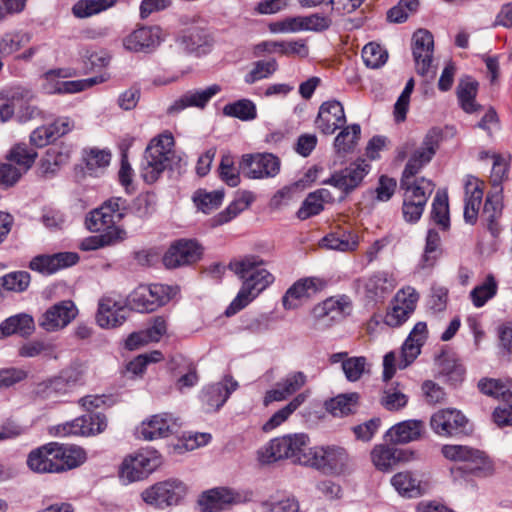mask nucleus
I'll return each mask as SVG.
<instances>
[{
    "label": "nucleus",
    "instance_id": "1",
    "mask_svg": "<svg viewBox=\"0 0 512 512\" xmlns=\"http://www.w3.org/2000/svg\"><path fill=\"white\" fill-rule=\"evenodd\" d=\"M441 140V132L431 129L425 135L420 148L408 160L400 181L403 192L402 213L405 221L417 222L423 214L426 203L435 189L434 183L424 177L414 176L431 161Z\"/></svg>",
    "mask_w": 512,
    "mask_h": 512
},
{
    "label": "nucleus",
    "instance_id": "2",
    "mask_svg": "<svg viewBox=\"0 0 512 512\" xmlns=\"http://www.w3.org/2000/svg\"><path fill=\"white\" fill-rule=\"evenodd\" d=\"M264 265V260L255 255L245 256L229 264V268L242 280V287L226 309L227 316L234 315L246 307L273 283L274 276L264 268Z\"/></svg>",
    "mask_w": 512,
    "mask_h": 512
},
{
    "label": "nucleus",
    "instance_id": "3",
    "mask_svg": "<svg viewBox=\"0 0 512 512\" xmlns=\"http://www.w3.org/2000/svg\"><path fill=\"white\" fill-rule=\"evenodd\" d=\"M310 438L305 433L287 434L272 439L258 452L262 463H272L281 459H292L295 463L308 466L304 460L312 456Z\"/></svg>",
    "mask_w": 512,
    "mask_h": 512
},
{
    "label": "nucleus",
    "instance_id": "4",
    "mask_svg": "<svg viewBox=\"0 0 512 512\" xmlns=\"http://www.w3.org/2000/svg\"><path fill=\"white\" fill-rule=\"evenodd\" d=\"M174 138L172 134H161L153 138L144 154L142 177L146 183L152 184L171 165L174 157Z\"/></svg>",
    "mask_w": 512,
    "mask_h": 512
},
{
    "label": "nucleus",
    "instance_id": "5",
    "mask_svg": "<svg viewBox=\"0 0 512 512\" xmlns=\"http://www.w3.org/2000/svg\"><path fill=\"white\" fill-rule=\"evenodd\" d=\"M310 460H304L309 467L331 475H346L354 468L353 458L344 447L337 445L312 447Z\"/></svg>",
    "mask_w": 512,
    "mask_h": 512
},
{
    "label": "nucleus",
    "instance_id": "6",
    "mask_svg": "<svg viewBox=\"0 0 512 512\" xmlns=\"http://www.w3.org/2000/svg\"><path fill=\"white\" fill-rule=\"evenodd\" d=\"M493 167L490 175L492 191L487 195L484 203L483 215L488 222V230L493 236H497L500 228L497 219L502 214V187L501 183L507 175V163L499 155L493 154Z\"/></svg>",
    "mask_w": 512,
    "mask_h": 512
},
{
    "label": "nucleus",
    "instance_id": "7",
    "mask_svg": "<svg viewBox=\"0 0 512 512\" xmlns=\"http://www.w3.org/2000/svg\"><path fill=\"white\" fill-rule=\"evenodd\" d=\"M187 491L188 487L183 481L169 478L146 488L141 493V498L150 506L165 509L179 504L186 496Z\"/></svg>",
    "mask_w": 512,
    "mask_h": 512
},
{
    "label": "nucleus",
    "instance_id": "8",
    "mask_svg": "<svg viewBox=\"0 0 512 512\" xmlns=\"http://www.w3.org/2000/svg\"><path fill=\"white\" fill-rule=\"evenodd\" d=\"M162 463L161 455L155 450H143L126 457L120 468V477L127 483L143 480Z\"/></svg>",
    "mask_w": 512,
    "mask_h": 512
},
{
    "label": "nucleus",
    "instance_id": "9",
    "mask_svg": "<svg viewBox=\"0 0 512 512\" xmlns=\"http://www.w3.org/2000/svg\"><path fill=\"white\" fill-rule=\"evenodd\" d=\"M441 453L447 460L462 464L457 469H451L452 474L458 470H463L465 473H477L491 467L485 453L470 446L447 444L442 446Z\"/></svg>",
    "mask_w": 512,
    "mask_h": 512
},
{
    "label": "nucleus",
    "instance_id": "10",
    "mask_svg": "<svg viewBox=\"0 0 512 512\" xmlns=\"http://www.w3.org/2000/svg\"><path fill=\"white\" fill-rule=\"evenodd\" d=\"M126 200L121 197L111 198L105 201L101 207L91 211L86 217V227L92 232H99L111 228L124 216Z\"/></svg>",
    "mask_w": 512,
    "mask_h": 512
},
{
    "label": "nucleus",
    "instance_id": "11",
    "mask_svg": "<svg viewBox=\"0 0 512 512\" xmlns=\"http://www.w3.org/2000/svg\"><path fill=\"white\" fill-rule=\"evenodd\" d=\"M419 294L411 286L400 289L394 296L391 307L384 317V323L390 327L402 325L414 312Z\"/></svg>",
    "mask_w": 512,
    "mask_h": 512
},
{
    "label": "nucleus",
    "instance_id": "12",
    "mask_svg": "<svg viewBox=\"0 0 512 512\" xmlns=\"http://www.w3.org/2000/svg\"><path fill=\"white\" fill-rule=\"evenodd\" d=\"M242 173L250 179L275 177L280 171V160L271 153L246 154L240 162Z\"/></svg>",
    "mask_w": 512,
    "mask_h": 512
},
{
    "label": "nucleus",
    "instance_id": "13",
    "mask_svg": "<svg viewBox=\"0 0 512 512\" xmlns=\"http://www.w3.org/2000/svg\"><path fill=\"white\" fill-rule=\"evenodd\" d=\"M126 301L113 295H104L98 301L96 323L105 329L121 326L127 319Z\"/></svg>",
    "mask_w": 512,
    "mask_h": 512
},
{
    "label": "nucleus",
    "instance_id": "14",
    "mask_svg": "<svg viewBox=\"0 0 512 512\" xmlns=\"http://www.w3.org/2000/svg\"><path fill=\"white\" fill-rule=\"evenodd\" d=\"M77 314L74 302L63 300L49 307L38 319V324L47 332L59 331L69 325Z\"/></svg>",
    "mask_w": 512,
    "mask_h": 512
},
{
    "label": "nucleus",
    "instance_id": "15",
    "mask_svg": "<svg viewBox=\"0 0 512 512\" xmlns=\"http://www.w3.org/2000/svg\"><path fill=\"white\" fill-rule=\"evenodd\" d=\"M325 286V282L317 277H306L297 280L283 295L282 305L286 310L300 307L305 301L316 295Z\"/></svg>",
    "mask_w": 512,
    "mask_h": 512
},
{
    "label": "nucleus",
    "instance_id": "16",
    "mask_svg": "<svg viewBox=\"0 0 512 512\" xmlns=\"http://www.w3.org/2000/svg\"><path fill=\"white\" fill-rule=\"evenodd\" d=\"M106 426L105 416L101 414H87L57 426L55 434L60 437L69 435L90 436L103 432Z\"/></svg>",
    "mask_w": 512,
    "mask_h": 512
},
{
    "label": "nucleus",
    "instance_id": "17",
    "mask_svg": "<svg viewBox=\"0 0 512 512\" xmlns=\"http://www.w3.org/2000/svg\"><path fill=\"white\" fill-rule=\"evenodd\" d=\"M466 417L456 409H442L431 416V429L439 436L453 437L466 430Z\"/></svg>",
    "mask_w": 512,
    "mask_h": 512
},
{
    "label": "nucleus",
    "instance_id": "18",
    "mask_svg": "<svg viewBox=\"0 0 512 512\" xmlns=\"http://www.w3.org/2000/svg\"><path fill=\"white\" fill-rule=\"evenodd\" d=\"M162 29L158 26L140 27L123 38V46L130 52L150 53L162 42Z\"/></svg>",
    "mask_w": 512,
    "mask_h": 512
},
{
    "label": "nucleus",
    "instance_id": "19",
    "mask_svg": "<svg viewBox=\"0 0 512 512\" xmlns=\"http://www.w3.org/2000/svg\"><path fill=\"white\" fill-rule=\"evenodd\" d=\"M179 427L177 419L171 414H155L141 422L136 429L139 438L152 441L158 438H165L176 432Z\"/></svg>",
    "mask_w": 512,
    "mask_h": 512
},
{
    "label": "nucleus",
    "instance_id": "20",
    "mask_svg": "<svg viewBox=\"0 0 512 512\" xmlns=\"http://www.w3.org/2000/svg\"><path fill=\"white\" fill-rule=\"evenodd\" d=\"M346 123L344 107L337 100L323 102L318 111L315 124L317 129L325 135H332Z\"/></svg>",
    "mask_w": 512,
    "mask_h": 512
},
{
    "label": "nucleus",
    "instance_id": "21",
    "mask_svg": "<svg viewBox=\"0 0 512 512\" xmlns=\"http://www.w3.org/2000/svg\"><path fill=\"white\" fill-rule=\"evenodd\" d=\"M434 50L433 35L425 29L417 30L412 37V52L418 74L425 76L431 67Z\"/></svg>",
    "mask_w": 512,
    "mask_h": 512
},
{
    "label": "nucleus",
    "instance_id": "22",
    "mask_svg": "<svg viewBox=\"0 0 512 512\" xmlns=\"http://www.w3.org/2000/svg\"><path fill=\"white\" fill-rule=\"evenodd\" d=\"M201 255L202 249L196 241L180 240L166 252L163 263L167 268H177L198 261Z\"/></svg>",
    "mask_w": 512,
    "mask_h": 512
},
{
    "label": "nucleus",
    "instance_id": "23",
    "mask_svg": "<svg viewBox=\"0 0 512 512\" xmlns=\"http://www.w3.org/2000/svg\"><path fill=\"white\" fill-rule=\"evenodd\" d=\"M414 455L411 450L398 449L386 444L375 445L370 453L373 465L382 472H388L398 463L413 459Z\"/></svg>",
    "mask_w": 512,
    "mask_h": 512
},
{
    "label": "nucleus",
    "instance_id": "24",
    "mask_svg": "<svg viewBox=\"0 0 512 512\" xmlns=\"http://www.w3.org/2000/svg\"><path fill=\"white\" fill-rule=\"evenodd\" d=\"M220 91L221 87L218 84L204 89L189 90L167 108V113L175 115L188 107L204 108L210 99Z\"/></svg>",
    "mask_w": 512,
    "mask_h": 512
},
{
    "label": "nucleus",
    "instance_id": "25",
    "mask_svg": "<svg viewBox=\"0 0 512 512\" xmlns=\"http://www.w3.org/2000/svg\"><path fill=\"white\" fill-rule=\"evenodd\" d=\"M220 91L221 87L218 84L204 89L189 90L167 108V113L175 115L188 107L204 108L210 99Z\"/></svg>",
    "mask_w": 512,
    "mask_h": 512
},
{
    "label": "nucleus",
    "instance_id": "26",
    "mask_svg": "<svg viewBox=\"0 0 512 512\" xmlns=\"http://www.w3.org/2000/svg\"><path fill=\"white\" fill-rule=\"evenodd\" d=\"M237 388L238 383L231 376H226L221 382L206 387L202 394L206 411L218 410Z\"/></svg>",
    "mask_w": 512,
    "mask_h": 512
},
{
    "label": "nucleus",
    "instance_id": "27",
    "mask_svg": "<svg viewBox=\"0 0 512 512\" xmlns=\"http://www.w3.org/2000/svg\"><path fill=\"white\" fill-rule=\"evenodd\" d=\"M464 188V219L469 224H475L482 204L484 182L476 177L468 176L466 178Z\"/></svg>",
    "mask_w": 512,
    "mask_h": 512
},
{
    "label": "nucleus",
    "instance_id": "28",
    "mask_svg": "<svg viewBox=\"0 0 512 512\" xmlns=\"http://www.w3.org/2000/svg\"><path fill=\"white\" fill-rule=\"evenodd\" d=\"M57 461L56 443L51 442L32 450L27 465L36 473H58Z\"/></svg>",
    "mask_w": 512,
    "mask_h": 512
},
{
    "label": "nucleus",
    "instance_id": "29",
    "mask_svg": "<svg viewBox=\"0 0 512 512\" xmlns=\"http://www.w3.org/2000/svg\"><path fill=\"white\" fill-rule=\"evenodd\" d=\"M369 171V165L365 161L355 162L333 175L325 183L331 184L345 193L355 189Z\"/></svg>",
    "mask_w": 512,
    "mask_h": 512
},
{
    "label": "nucleus",
    "instance_id": "30",
    "mask_svg": "<svg viewBox=\"0 0 512 512\" xmlns=\"http://www.w3.org/2000/svg\"><path fill=\"white\" fill-rule=\"evenodd\" d=\"M425 424L421 420L410 419L399 422L387 430L385 438L393 444H406L422 437Z\"/></svg>",
    "mask_w": 512,
    "mask_h": 512
},
{
    "label": "nucleus",
    "instance_id": "31",
    "mask_svg": "<svg viewBox=\"0 0 512 512\" xmlns=\"http://www.w3.org/2000/svg\"><path fill=\"white\" fill-rule=\"evenodd\" d=\"M239 494L227 488H215L203 493L199 505L205 512H219L239 502Z\"/></svg>",
    "mask_w": 512,
    "mask_h": 512
},
{
    "label": "nucleus",
    "instance_id": "32",
    "mask_svg": "<svg viewBox=\"0 0 512 512\" xmlns=\"http://www.w3.org/2000/svg\"><path fill=\"white\" fill-rule=\"evenodd\" d=\"M427 325L425 322H418L413 327L409 336L402 346V361L399 364L400 369H405L420 354L421 347L427 339Z\"/></svg>",
    "mask_w": 512,
    "mask_h": 512
},
{
    "label": "nucleus",
    "instance_id": "33",
    "mask_svg": "<svg viewBox=\"0 0 512 512\" xmlns=\"http://www.w3.org/2000/svg\"><path fill=\"white\" fill-rule=\"evenodd\" d=\"M56 454L58 459V473L77 468L87 459L85 450L75 445L56 443Z\"/></svg>",
    "mask_w": 512,
    "mask_h": 512
},
{
    "label": "nucleus",
    "instance_id": "34",
    "mask_svg": "<svg viewBox=\"0 0 512 512\" xmlns=\"http://www.w3.org/2000/svg\"><path fill=\"white\" fill-rule=\"evenodd\" d=\"M35 330L34 319L31 315L21 313L11 316L0 324V339L13 334L22 337L30 336Z\"/></svg>",
    "mask_w": 512,
    "mask_h": 512
},
{
    "label": "nucleus",
    "instance_id": "35",
    "mask_svg": "<svg viewBox=\"0 0 512 512\" xmlns=\"http://www.w3.org/2000/svg\"><path fill=\"white\" fill-rule=\"evenodd\" d=\"M396 286V281L392 275L387 272H377L370 276L364 285L368 298L380 300L389 294Z\"/></svg>",
    "mask_w": 512,
    "mask_h": 512
},
{
    "label": "nucleus",
    "instance_id": "36",
    "mask_svg": "<svg viewBox=\"0 0 512 512\" xmlns=\"http://www.w3.org/2000/svg\"><path fill=\"white\" fill-rule=\"evenodd\" d=\"M333 200V196L327 189H318L308 194L297 212L298 218L306 220L319 214L324 209V204Z\"/></svg>",
    "mask_w": 512,
    "mask_h": 512
},
{
    "label": "nucleus",
    "instance_id": "37",
    "mask_svg": "<svg viewBox=\"0 0 512 512\" xmlns=\"http://www.w3.org/2000/svg\"><path fill=\"white\" fill-rule=\"evenodd\" d=\"M350 308L349 301L342 297L339 299L328 298L313 308V316L317 320L328 318L329 321H335L342 317Z\"/></svg>",
    "mask_w": 512,
    "mask_h": 512
},
{
    "label": "nucleus",
    "instance_id": "38",
    "mask_svg": "<svg viewBox=\"0 0 512 512\" xmlns=\"http://www.w3.org/2000/svg\"><path fill=\"white\" fill-rule=\"evenodd\" d=\"M254 201L249 191H243L229 204V206L211 219L212 226H220L234 219L239 213L246 210Z\"/></svg>",
    "mask_w": 512,
    "mask_h": 512
},
{
    "label": "nucleus",
    "instance_id": "39",
    "mask_svg": "<svg viewBox=\"0 0 512 512\" xmlns=\"http://www.w3.org/2000/svg\"><path fill=\"white\" fill-rule=\"evenodd\" d=\"M260 46L268 53L278 52L285 56L305 58L309 54L306 41L302 39L291 41H265Z\"/></svg>",
    "mask_w": 512,
    "mask_h": 512
},
{
    "label": "nucleus",
    "instance_id": "40",
    "mask_svg": "<svg viewBox=\"0 0 512 512\" xmlns=\"http://www.w3.org/2000/svg\"><path fill=\"white\" fill-rule=\"evenodd\" d=\"M359 395L355 392L339 394L326 401L325 407L335 417L347 416L354 412L358 405Z\"/></svg>",
    "mask_w": 512,
    "mask_h": 512
},
{
    "label": "nucleus",
    "instance_id": "41",
    "mask_svg": "<svg viewBox=\"0 0 512 512\" xmlns=\"http://www.w3.org/2000/svg\"><path fill=\"white\" fill-rule=\"evenodd\" d=\"M391 484L399 494L409 498L418 497L422 494L420 480L409 471L395 474L391 478Z\"/></svg>",
    "mask_w": 512,
    "mask_h": 512
},
{
    "label": "nucleus",
    "instance_id": "42",
    "mask_svg": "<svg viewBox=\"0 0 512 512\" xmlns=\"http://www.w3.org/2000/svg\"><path fill=\"white\" fill-rule=\"evenodd\" d=\"M359 244L358 236L352 232L331 233L322 239V246L342 252L354 251Z\"/></svg>",
    "mask_w": 512,
    "mask_h": 512
},
{
    "label": "nucleus",
    "instance_id": "43",
    "mask_svg": "<svg viewBox=\"0 0 512 512\" xmlns=\"http://www.w3.org/2000/svg\"><path fill=\"white\" fill-rule=\"evenodd\" d=\"M477 88L478 83L470 78L462 79L458 84L457 97L461 108L466 113H474L480 108V105L475 102Z\"/></svg>",
    "mask_w": 512,
    "mask_h": 512
},
{
    "label": "nucleus",
    "instance_id": "44",
    "mask_svg": "<svg viewBox=\"0 0 512 512\" xmlns=\"http://www.w3.org/2000/svg\"><path fill=\"white\" fill-rule=\"evenodd\" d=\"M19 355L22 357L43 356L48 359H57V346L47 340H32L23 344L19 349Z\"/></svg>",
    "mask_w": 512,
    "mask_h": 512
},
{
    "label": "nucleus",
    "instance_id": "45",
    "mask_svg": "<svg viewBox=\"0 0 512 512\" xmlns=\"http://www.w3.org/2000/svg\"><path fill=\"white\" fill-rule=\"evenodd\" d=\"M38 154L34 149L26 144H16L9 152L7 158L9 161L17 164L16 169L21 171V176L26 173L34 164Z\"/></svg>",
    "mask_w": 512,
    "mask_h": 512
},
{
    "label": "nucleus",
    "instance_id": "46",
    "mask_svg": "<svg viewBox=\"0 0 512 512\" xmlns=\"http://www.w3.org/2000/svg\"><path fill=\"white\" fill-rule=\"evenodd\" d=\"M361 128L358 124L345 126L335 137L334 148L337 153L345 154L352 151L360 138Z\"/></svg>",
    "mask_w": 512,
    "mask_h": 512
},
{
    "label": "nucleus",
    "instance_id": "47",
    "mask_svg": "<svg viewBox=\"0 0 512 512\" xmlns=\"http://www.w3.org/2000/svg\"><path fill=\"white\" fill-rule=\"evenodd\" d=\"M117 0H79L72 7L76 18H88L114 6Z\"/></svg>",
    "mask_w": 512,
    "mask_h": 512
},
{
    "label": "nucleus",
    "instance_id": "48",
    "mask_svg": "<svg viewBox=\"0 0 512 512\" xmlns=\"http://www.w3.org/2000/svg\"><path fill=\"white\" fill-rule=\"evenodd\" d=\"M306 398V393H299L296 395L286 406L271 416V418L263 425V430L268 432L281 425L305 402Z\"/></svg>",
    "mask_w": 512,
    "mask_h": 512
},
{
    "label": "nucleus",
    "instance_id": "49",
    "mask_svg": "<svg viewBox=\"0 0 512 512\" xmlns=\"http://www.w3.org/2000/svg\"><path fill=\"white\" fill-rule=\"evenodd\" d=\"M68 159V152L59 147H51L41 159L39 171L44 176L54 174L62 165L67 163Z\"/></svg>",
    "mask_w": 512,
    "mask_h": 512
},
{
    "label": "nucleus",
    "instance_id": "50",
    "mask_svg": "<svg viewBox=\"0 0 512 512\" xmlns=\"http://www.w3.org/2000/svg\"><path fill=\"white\" fill-rule=\"evenodd\" d=\"M75 73L71 69H56L46 72L42 77V89L47 94H64L63 86L65 81L61 79L70 78Z\"/></svg>",
    "mask_w": 512,
    "mask_h": 512
},
{
    "label": "nucleus",
    "instance_id": "51",
    "mask_svg": "<svg viewBox=\"0 0 512 512\" xmlns=\"http://www.w3.org/2000/svg\"><path fill=\"white\" fill-rule=\"evenodd\" d=\"M226 116L238 118L242 121H251L257 117L256 105L249 99H240L228 103L223 107Z\"/></svg>",
    "mask_w": 512,
    "mask_h": 512
},
{
    "label": "nucleus",
    "instance_id": "52",
    "mask_svg": "<svg viewBox=\"0 0 512 512\" xmlns=\"http://www.w3.org/2000/svg\"><path fill=\"white\" fill-rule=\"evenodd\" d=\"M431 218L441 229L450 227L448 196L445 192L438 191L433 199Z\"/></svg>",
    "mask_w": 512,
    "mask_h": 512
},
{
    "label": "nucleus",
    "instance_id": "53",
    "mask_svg": "<svg viewBox=\"0 0 512 512\" xmlns=\"http://www.w3.org/2000/svg\"><path fill=\"white\" fill-rule=\"evenodd\" d=\"M299 31H311L321 33L332 26V18L329 15L313 13L307 16H297Z\"/></svg>",
    "mask_w": 512,
    "mask_h": 512
},
{
    "label": "nucleus",
    "instance_id": "54",
    "mask_svg": "<svg viewBox=\"0 0 512 512\" xmlns=\"http://www.w3.org/2000/svg\"><path fill=\"white\" fill-rule=\"evenodd\" d=\"M84 160L88 172L91 175H98L109 165L111 154L107 150L90 148L85 150Z\"/></svg>",
    "mask_w": 512,
    "mask_h": 512
},
{
    "label": "nucleus",
    "instance_id": "55",
    "mask_svg": "<svg viewBox=\"0 0 512 512\" xmlns=\"http://www.w3.org/2000/svg\"><path fill=\"white\" fill-rule=\"evenodd\" d=\"M223 197L224 194L220 190L208 192L200 189L194 193L193 201L199 210L208 214L221 205Z\"/></svg>",
    "mask_w": 512,
    "mask_h": 512
},
{
    "label": "nucleus",
    "instance_id": "56",
    "mask_svg": "<svg viewBox=\"0 0 512 512\" xmlns=\"http://www.w3.org/2000/svg\"><path fill=\"white\" fill-rule=\"evenodd\" d=\"M440 236L434 229H429L426 236V245L420 261V267L431 268L440 255Z\"/></svg>",
    "mask_w": 512,
    "mask_h": 512
},
{
    "label": "nucleus",
    "instance_id": "57",
    "mask_svg": "<svg viewBox=\"0 0 512 512\" xmlns=\"http://www.w3.org/2000/svg\"><path fill=\"white\" fill-rule=\"evenodd\" d=\"M497 283L492 275L487 276L486 280L476 286L470 292V299L477 308L482 307L485 303L493 298L497 293Z\"/></svg>",
    "mask_w": 512,
    "mask_h": 512
},
{
    "label": "nucleus",
    "instance_id": "58",
    "mask_svg": "<svg viewBox=\"0 0 512 512\" xmlns=\"http://www.w3.org/2000/svg\"><path fill=\"white\" fill-rule=\"evenodd\" d=\"M125 301L128 309L141 313L154 311L153 301L151 300L150 293L147 292L145 285L137 287L129 294Z\"/></svg>",
    "mask_w": 512,
    "mask_h": 512
},
{
    "label": "nucleus",
    "instance_id": "59",
    "mask_svg": "<svg viewBox=\"0 0 512 512\" xmlns=\"http://www.w3.org/2000/svg\"><path fill=\"white\" fill-rule=\"evenodd\" d=\"M362 59L368 68L377 69L386 63L388 53L379 44L370 42L362 49Z\"/></svg>",
    "mask_w": 512,
    "mask_h": 512
},
{
    "label": "nucleus",
    "instance_id": "60",
    "mask_svg": "<svg viewBox=\"0 0 512 512\" xmlns=\"http://www.w3.org/2000/svg\"><path fill=\"white\" fill-rule=\"evenodd\" d=\"M408 398L397 386L387 385L383 390L381 404L389 411H398L407 405Z\"/></svg>",
    "mask_w": 512,
    "mask_h": 512
},
{
    "label": "nucleus",
    "instance_id": "61",
    "mask_svg": "<svg viewBox=\"0 0 512 512\" xmlns=\"http://www.w3.org/2000/svg\"><path fill=\"white\" fill-rule=\"evenodd\" d=\"M30 283V275L25 271L9 273L0 278V290L11 292H23Z\"/></svg>",
    "mask_w": 512,
    "mask_h": 512
},
{
    "label": "nucleus",
    "instance_id": "62",
    "mask_svg": "<svg viewBox=\"0 0 512 512\" xmlns=\"http://www.w3.org/2000/svg\"><path fill=\"white\" fill-rule=\"evenodd\" d=\"M29 41L30 35L28 33H7L0 40V54L3 56L10 55L18 51Z\"/></svg>",
    "mask_w": 512,
    "mask_h": 512
},
{
    "label": "nucleus",
    "instance_id": "63",
    "mask_svg": "<svg viewBox=\"0 0 512 512\" xmlns=\"http://www.w3.org/2000/svg\"><path fill=\"white\" fill-rule=\"evenodd\" d=\"M277 70V62L275 60L257 61L254 63L252 70L245 76L247 84H253L259 80L268 78Z\"/></svg>",
    "mask_w": 512,
    "mask_h": 512
},
{
    "label": "nucleus",
    "instance_id": "64",
    "mask_svg": "<svg viewBox=\"0 0 512 512\" xmlns=\"http://www.w3.org/2000/svg\"><path fill=\"white\" fill-rule=\"evenodd\" d=\"M365 357H350L342 362V369L346 378L351 381H357L361 378L366 368Z\"/></svg>",
    "mask_w": 512,
    "mask_h": 512
}]
</instances>
